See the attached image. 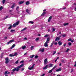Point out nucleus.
I'll use <instances>...</instances> for the list:
<instances>
[{"label":"nucleus","mask_w":76,"mask_h":76,"mask_svg":"<svg viewBox=\"0 0 76 76\" xmlns=\"http://www.w3.org/2000/svg\"><path fill=\"white\" fill-rule=\"evenodd\" d=\"M56 53V51H55L53 52V55H54V54H55Z\"/></svg>","instance_id":"46"},{"label":"nucleus","mask_w":76,"mask_h":76,"mask_svg":"<svg viewBox=\"0 0 76 76\" xmlns=\"http://www.w3.org/2000/svg\"><path fill=\"white\" fill-rule=\"evenodd\" d=\"M6 1V0H2V3L3 4H4Z\"/></svg>","instance_id":"34"},{"label":"nucleus","mask_w":76,"mask_h":76,"mask_svg":"<svg viewBox=\"0 0 76 76\" xmlns=\"http://www.w3.org/2000/svg\"><path fill=\"white\" fill-rule=\"evenodd\" d=\"M12 25H11L8 28V29H10L12 28Z\"/></svg>","instance_id":"26"},{"label":"nucleus","mask_w":76,"mask_h":76,"mask_svg":"<svg viewBox=\"0 0 76 76\" xmlns=\"http://www.w3.org/2000/svg\"><path fill=\"white\" fill-rule=\"evenodd\" d=\"M10 18V17H9L8 16H7L5 18V19H7V18Z\"/></svg>","instance_id":"49"},{"label":"nucleus","mask_w":76,"mask_h":76,"mask_svg":"<svg viewBox=\"0 0 76 76\" xmlns=\"http://www.w3.org/2000/svg\"><path fill=\"white\" fill-rule=\"evenodd\" d=\"M24 2H25V1H20L19 2V4H23V3H24Z\"/></svg>","instance_id":"14"},{"label":"nucleus","mask_w":76,"mask_h":76,"mask_svg":"<svg viewBox=\"0 0 76 76\" xmlns=\"http://www.w3.org/2000/svg\"><path fill=\"white\" fill-rule=\"evenodd\" d=\"M26 5H29V1H27L26 3Z\"/></svg>","instance_id":"21"},{"label":"nucleus","mask_w":76,"mask_h":76,"mask_svg":"<svg viewBox=\"0 0 76 76\" xmlns=\"http://www.w3.org/2000/svg\"><path fill=\"white\" fill-rule=\"evenodd\" d=\"M32 60V59H31L30 60L28 61L29 62H31Z\"/></svg>","instance_id":"53"},{"label":"nucleus","mask_w":76,"mask_h":76,"mask_svg":"<svg viewBox=\"0 0 76 76\" xmlns=\"http://www.w3.org/2000/svg\"><path fill=\"white\" fill-rule=\"evenodd\" d=\"M50 41V38H48L47 39L46 42L48 43V42Z\"/></svg>","instance_id":"22"},{"label":"nucleus","mask_w":76,"mask_h":76,"mask_svg":"<svg viewBox=\"0 0 76 76\" xmlns=\"http://www.w3.org/2000/svg\"><path fill=\"white\" fill-rule=\"evenodd\" d=\"M61 66V63H60V64H59V66Z\"/></svg>","instance_id":"63"},{"label":"nucleus","mask_w":76,"mask_h":76,"mask_svg":"<svg viewBox=\"0 0 76 76\" xmlns=\"http://www.w3.org/2000/svg\"><path fill=\"white\" fill-rule=\"evenodd\" d=\"M29 23H31V24H33V23H34V22L32 21H30L29 22Z\"/></svg>","instance_id":"40"},{"label":"nucleus","mask_w":76,"mask_h":76,"mask_svg":"<svg viewBox=\"0 0 76 76\" xmlns=\"http://www.w3.org/2000/svg\"><path fill=\"white\" fill-rule=\"evenodd\" d=\"M45 75V74H43L42 75H41V76H44Z\"/></svg>","instance_id":"57"},{"label":"nucleus","mask_w":76,"mask_h":76,"mask_svg":"<svg viewBox=\"0 0 76 76\" xmlns=\"http://www.w3.org/2000/svg\"><path fill=\"white\" fill-rule=\"evenodd\" d=\"M55 45H57V42H56L54 43Z\"/></svg>","instance_id":"56"},{"label":"nucleus","mask_w":76,"mask_h":76,"mask_svg":"<svg viewBox=\"0 0 76 76\" xmlns=\"http://www.w3.org/2000/svg\"><path fill=\"white\" fill-rule=\"evenodd\" d=\"M24 64H22L20 65L18 67H17L16 68H15L12 70V71H16L17 72H18L19 70V68H21L22 67H23L24 66Z\"/></svg>","instance_id":"1"},{"label":"nucleus","mask_w":76,"mask_h":76,"mask_svg":"<svg viewBox=\"0 0 76 76\" xmlns=\"http://www.w3.org/2000/svg\"><path fill=\"white\" fill-rule=\"evenodd\" d=\"M46 13L45 12H43V13L42 14L41 16H44V15H45V14Z\"/></svg>","instance_id":"30"},{"label":"nucleus","mask_w":76,"mask_h":76,"mask_svg":"<svg viewBox=\"0 0 76 76\" xmlns=\"http://www.w3.org/2000/svg\"><path fill=\"white\" fill-rule=\"evenodd\" d=\"M58 44L59 45H61V44H62V42H61L60 41H59L58 42Z\"/></svg>","instance_id":"17"},{"label":"nucleus","mask_w":76,"mask_h":76,"mask_svg":"<svg viewBox=\"0 0 76 76\" xmlns=\"http://www.w3.org/2000/svg\"><path fill=\"white\" fill-rule=\"evenodd\" d=\"M68 41H70L72 40V39H68Z\"/></svg>","instance_id":"51"},{"label":"nucleus","mask_w":76,"mask_h":76,"mask_svg":"<svg viewBox=\"0 0 76 76\" xmlns=\"http://www.w3.org/2000/svg\"><path fill=\"white\" fill-rule=\"evenodd\" d=\"M14 31H15V30H11V32H14Z\"/></svg>","instance_id":"43"},{"label":"nucleus","mask_w":76,"mask_h":76,"mask_svg":"<svg viewBox=\"0 0 76 76\" xmlns=\"http://www.w3.org/2000/svg\"><path fill=\"white\" fill-rule=\"evenodd\" d=\"M57 61V60L56 59L55 61V62H56V61Z\"/></svg>","instance_id":"64"},{"label":"nucleus","mask_w":76,"mask_h":76,"mask_svg":"<svg viewBox=\"0 0 76 76\" xmlns=\"http://www.w3.org/2000/svg\"><path fill=\"white\" fill-rule=\"evenodd\" d=\"M26 28H24L23 29L21 30V31H25V30H26Z\"/></svg>","instance_id":"39"},{"label":"nucleus","mask_w":76,"mask_h":76,"mask_svg":"<svg viewBox=\"0 0 76 76\" xmlns=\"http://www.w3.org/2000/svg\"><path fill=\"white\" fill-rule=\"evenodd\" d=\"M14 54V56H16L18 55V53H15Z\"/></svg>","instance_id":"29"},{"label":"nucleus","mask_w":76,"mask_h":76,"mask_svg":"<svg viewBox=\"0 0 76 76\" xmlns=\"http://www.w3.org/2000/svg\"><path fill=\"white\" fill-rule=\"evenodd\" d=\"M48 37V35L47 34L45 36H44V37Z\"/></svg>","instance_id":"42"},{"label":"nucleus","mask_w":76,"mask_h":76,"mask_svg":"<svg viewBox=\"0 0 76 76\" xmlns=\"http://www.w3.org/2000/svg\"><path fill=\"white\" fill-rule=\"evenodd\" d=\"M66 44L65 43L64 45V47H66Z\"/></svg>","instance_id":"52"},{"label":"nucleus","mask_w":76,"mask_h":76,"mask_svg":"<svg viewBox=\"0 0 76 76\" xmlns=\"http://www.w3.org/2000/svg\"><path fill=\"white\" fill-rule=\"evenodd\" d=\"M15 23V24L16 26L18 25H19V21H18L17 22Z\"/></svg>","instance_id":"19"},{"label":"nucleus","mask_w":76,"mask_h":76,"mask_svg":"<svg viewBox=\"0 0 76 76\" xmlns=\"http://www.w3.org/2000/svg\"><path fill=\"white\" fill-rule=\"evenodd\" d=\"M71 42H73L74 41L73 40H71Z\"/></svg>","instance_id":"61"},{"label":"nucleus","mask_w":76,"mask_h":76,"mask_svg":"<svg viewBox=\"0 0 76 76\" xmlns=\"http://www.w3.org/2000/svg\"><path fill=\"white\" fill-rule=\"evenodd\" d=\"M15 6H16V4H13V5H12L11 7V8L12 9H14V7H15Z\"/></svg>","instance_id":"10"},{"label":"nucleus","mask_w":76,"mask_h":76,"mask_svg":"<svg viewBox=\"0 0 76 76\" xmlns=\"http://www.w3.org/2000/svg\"><path fill=\"white\" fill-rule=\"evenodd\" d=\"M24 39H27V38H26V37H25L24 38Z\"/></svg>","instance_id":"62"},{"label":"nucleus","mask_w":76,"mask_h":76,"mask_svg":"<svg viewBox=\"0 0 76 76\" xmlns=\"http://www.w3.org/2000/svg\"><path fill=\"white\" fill-rule=\"evenodd\" d=\"M47 67H48V65H46L43 69V70H45V69H47Z\"/></svg>","instance_id":"18"},{"label":"nucleus","mask_w":76,"mask_h":76,"mask_svg":"<svg viewBox=\"0 0 76 76\" xmlns=\"http://www.w3.org/2000/svg\"><path fill=\"white\" fill-rule=\"evenodd\" d=\"M71 73H72V72H73V69H71Z\"/></svg>","instance_id":"54"},{"label":"nucleus","mask_w":76,"mask_h":76,"mask_svg":"<svg viewBox=\"0 0 76 76\" xmlns=\"http://www.w3.org/2000/svg\"><path fill=\"white\" fill-rule=\"evenodd\" d=\"M35 65V64H34L33 65H31L28 68V69L29 70H33L34 69V66Z\"/></svg>","instance_id":"2"},{"label":"nucleus","mask_w":76,"mask_h":76,"mask_svg":"<svg viewBox=\"0 0 76 76\" xmlns=\"http://www.w3.org/2000/svg\"><path fill=\"white\" fill-rule=\"evenodd\" d=\"M69 25V23H65L64 24V26H66V25Z\"/></svg>","instance_id":"28"},{"label":"nucleus","mask_w":76,"mask_h":76,"mask_svg":"<svg viewBox=\"0 0 76 76\" xmlns=\"http://www.w3.org/2000/svg\"><path fill=\"white\" fill-rule=\"evenodd\" d=\"M35 58H38V56H35Z\"/></svg>","instance_id":"47"},{"label":"nucleus","mask_w":76,"mask_h":76,"mask_svg":"<svg viewBox=\"0 0 76 76\" xmlns=\"http://www.w3.org/2000/svg\"><path fill=\"white\" fill-rule=\"evenodd\" d=\"M52 29H53L52 32H54V31H55V30H56V29L54 28H53Z\"/></svg>","instance_id":"45"},{"label":"nucleus","mask_w":76,"mask_h":76,"mask_svg":"<svg viewBox=\"0 0 76 76\" xmlns=\"http://www.w3.org/2000/svg\"><path fill=\"white\" fill-rule=\"evenodd\" d=\"M62 36L63 38L65 37H66V34H63Z\"/></svg>","instance_id":"50"},{"label":"nucleus","mask_w":76,"mask_h":76,"mask_svg":"<svg viewBox=\"0 0 76 76\" xmlns=\"http://www.w3.org/2000/svg\"><path fill=\"white\" fill-rule=\"evenodd\" d=\"M52 18V16H51L49 18V19H48V22H50L51 21V19Z\"/></svg>","instance_id":"8"},{"label":"nucleus","mask_w":76,"mask_h":76,"mask_svg":"<svg viewBox=\"0 0 76 76\" xmlns=\"http://www.w3.org/2000/svg\"><path fill=\"white\" fill-rule=\"evenodd\" d=\"M36 41H38V40H39V38H37L36 39H35Z\"/></svg>","instance_id":"48"},{"label":"nucleus","mask_w":76,"mask_h":76,"mask_svg":"<svg viewBox=\"0 0 76 76\" xmlns=\"http://www.w3.org/2000/svg\"><path fill=\"white\" fill-rule=\"evenodd\" d=\"M14 73H15V72H14V71L11 72V75H14Z\"/></svg>","instance_id":"33"},{"label":"nucleus","mask_w":76,"mask_h":76,"mask_svg":"<svg viewBox=\"0 0 76 76\" xmlns=\"http://www.w3.org/2000/svg\"><path fill=\"white\" fill-rule=\"evenodd\" d=\"M54 41H53L50 45V47H53V45L54 44Z\"/></svg>","instance_id":"24"},{"label":"nucleus","mask_w":76,"mask_h":76,"mask_svg":"<svg viewBox=\"0 0 76 76\" xmlns=\"http://www.w3.org/2000/svg\"><path fill=\"white\" fill-rule=\"evenodd\" d=\"M44 48L42 49V50H41V52H44Z\"/></svg>","instance_id":"36"},{"label":"nucleus","mask_w":76,"mask_h":76,"mask_svg":"<svg viewBox=\"0 0 76 76\" xmlns=\"http://www.w3.org/2000/svg\"><path fill=\"white\" fill-rule=\"evenodd\" d=\"M22 48L23 50H25V48H26V46H22Z\"/></svg>","instance_id":"20"},{"label":"nucleus","mask_w":76,"mask_h":76,"mask_svg":"<svg viewBox=\"0 0 76 76\" xmlns=\"http://www.w3.org/2000/svg\"><path fill=\"white\" fill-rule=\"evenodd\" d=\"M47 43H48L46 42L45 43L44 45L45 47H48V44Z\"/></svg>","instance_id":"11"},{"label":"nucleus","mask_w":76,"mask_h":76,"mask_svg":"<svg viewBox=\"0 0 76 76\" xmlns=\"http://www.w3.org/2000/svg\"><path fill=\"white\" fill-rule=\"evenodd\" d=\"M5 63L6 64H8L9 63V58H5Z\"/></svg>","instance_id":"4"},{"label":"nucleus","mask_w":76,"mask_h":76,"mask_svg":"<svg viewBox=\"0 0 76 76\" xmlns=\"http://www.w3.org/2000/svg\"><path fill=\"white\" fill-rule=\"evenodd\" d=\"M47 58H46L44 60V64H47Z\"/></svg>","instance_id":"7"},{"label":"nucleus","mask_w":76,"mask_h":76,"mask_svg":"<svg viewBox=\"0 0 76 76\" xmlns=\"http://www.w3.org/2000/svg\"><path fill=\"white\" fill-rule=\"evenodd\" d=\"M5 39H7V37H4Z\"/></svg>","instance_id":"60"},{"label":"nucleus","mask_w":76,"mask_h":76,"mask_svg":"<svg viewBox=\"0 0 76 76\" xmlns=\"http://www.w3.org/2000/svg\"><path fill=\"white\" fill-rule=\"evenodd\" d=\"M60 37H61V36L59 37H57L55 39V41H59L60 40Z\"/></svg>","instance_id":"6"},{"label":"nucleus","mask_w":76,"mask_h":76,"mask_svg":"<svg viewBox=\"0 0 76 76\" xmlns=\"http://www.w3.org/2000/svg\"><path fill=\"white\" fill-rule=\"evenodd\" d=\"M34 46H31V50H33V49H34Z\"/></svg>","instance_id":"32"},{"label":"nucleus","mask_w":76,"mask_h":76,"mask_svg":"<svg viewBox=\"0 0 76 76\" xmlns=\"http://www.w3.org/2000/svg\"><path fill=\"white\" fill-rule=\"evenodd\" d=\"M68 45H69L70 46L71 45H72V43L70 42H69L68 43Z\"/></svg>","instance_id":"31"},{"label":"nucleus","mask_w":76,"mask_h":76,"mask_svg":"<svg viewBox=\"0 0 76 76\" xmlns=\"http://www.w3.org/2000/svg\"><path fill=\"white\" fill-rule=\"evenodd\" d=\"M16 24H15V23H14V24L12 26L13 27H16Z\"/></svg>","instance_id":"37"},{"label":"nucleus","mask_w":76,"mask_h":76,"mask_svg":"<svg viewBox=\"0 0 76 76\" xmlns=\"http://www.w3.org/2000/svg\"><path fill=\"white\" fill-rule=\"evenodd\" d=\"M26 12L27 13H29V12H30V10H29V9H27L26 10Z\"/></svg>","instance_id":"13"},{"label":"nucleus","mask_w":76,"mask_h":76,"mask_svg":"<svg viewBox=\"0 0 76 76\" xmlns=\"http://www.w3.org/2000/svg\"><path fill=\"white\" fill-rule=\"evenodd\" d=\"M53 64H50L48 65L49 67H52L53 66Z\"/></svg>","instance_id":"15"},{"label":"nucleus","mask_w":76,"mask_h":76,"mask_svg":"<svg viewBox=\"0 0 76 76\" xmlns=\"http://www.w3.org/2000/svg\"><path fill=\"white\" fill-rule=\"evenodd\" d=\"M8 73V71H5V73H4L5 75H7V74H8V73Z\"/></svg>","instance_id":"27"},{"label":"nucleus","mask_w":76,"mask_h":76,"mask_svg":"<svg viewBox=\"0 0 76 76\" xmlns=\"http://www.w3.org/2000/svg\"><path fill=\"white\" fill-rule=\"evenodd\" d=\"M60 71H61V68L56 70V72H60Z\"/></svg>","instance_id":"9"},{"label":"nucleus","mask_w":76,"mask_h":76,"mask_svg":"<svg viewBox=\"0 0 76 76\" xmlns=\"http://www.w3.org/2000/svg\"><path fill=\"white\" fill-rule=\"evenodd\" d=\"M15 46H16L15 44H13L12 46L10 48V49H12V48H13L15 47Z\"/></svg>","instance_id":"12"},{"label":"nucleus","mask_w":76,"mask_h":76,"mask_svg":"<svg viewBox=\"0 0 76 76\" xmlns=\"http://www.w3.org/2000/svg\"><path fill=\"white\" fill-rule=\"evenodd\" d=\"M69 50H70V49H67V50L66 51V52H68Z\"/></svg>","instance_id":"44"},{"label":"nucleus","mask_w":76,"mask_h":76,"mask_svg":"<svg viewBox=\"0 0 76 76\" xmlns=\"http://www.w3.org/2000/svg\"><path fill=\"white\" fill-rule=\"evenodd\" d=\"M2 9H3V7L1 6L0 7V10H1Z\"/></svg>","instance_id":"41"},{"label":"nucleus","mask_w":76,"mask_h":76,"mask_svg":"<svg viewBox=\"0 0 76 76\" xmlns=\"http://www.w3.org/2000/svg\"><path fill=\"white\" fill-rule=\"evenodd\" d=\"M23 61H20V63H23Z\"/></svg>","instance_id":"58"},{"label":"nucleus","mask_w":76,"mask_h":76,"mask_svg":"<svg viewBox=\"0 0 76 76\" xmlns=\"http://www.w3.org/2000/svg\"><path fill=\"white\" fill-rule=\"evenodd\" d=\"M9 56V57H13L14 56V54L13 53L10 54Z\"/></svg>","instance_id":"16"},{"label":"nucleus","mask_w":76,"mask_h":76,"mask_svg":"<svg viewBox=\"0 0 76 76\" xmlns=\"http://www.w3.org/2000/svg\"><path fill=\"white\" fill-rule=\"evenodd\" d=\"M13 41H14V40H11L9 41V42H7V44L8 45H9V44H11L12 42H13Z\"/></svg>","instance_id":"5"},{"label":"nucleus","mask_w":76,"mask_h":76,"mask_svg":"<svg viewBox=\"0 0 76 76\" xmlns=\"http://www.w3.org/2000/svg\"><path fill=\"white\" fill-rule=\"evenodd\" d=\"M75 65H74V66H75V67H76V61H75Z\"/></svg>","instance_id":"55"},{"label":"nucleus","mask_w":76,"mask_h":76,"mask_svg":"<svg viewBox=\"0 0 76 76\" xmlns=\"http://www.w3.org/2000/svg\"><path fill=\"white\" fill-rule=\"evenodd\" d=\"M19 7L17 6V7L16 8V10H17V11H18V10H19Z\"/></svg>","instance_id":"25"},{"label":"nucleus","mask_w":76,"mask_h":76,"mask_svg":"<svg viewBox=\"0 0 76 76\" xmlns=\"http://www.w3.org/2000/svg\"><path fill=\"white\" fill-rule=\"evenodd\" d=\"M56 67H57V65H56L52 69L50 70L49 72L48 73H51V72H52V71H53V70H54V69H56Z\"/></svg>","instance_id":"3"},{"label":"nucleus","mask_w":76,"mask_h":76,"mask_svg":"<svg viewBox=\"0 0 76 76\" xmlns=\"http://www.w3.org/2000/svg\"><path fill=\"white\" fill-rule=\"evenodd\" d=\"M62 63H65V61H64V60H62L61 61Z\"/></svg>","instance_id":"35"},{"label":"nucleus","mask_w":76,"mask_h":76,"mask_svg":"<svg viewBox=\"0 0 76 76\" xmlns=\"http://www.w3.org/2000/svg\"><path fill=\"white\" fill-rule=\"evenodd\" d=\"M58 34H61V32H58Z\"/></svg>","instance_id":"59"},{"label":"nucleus","mask_w":76,"mask_h":76,"mask_svg":"<svg viewBox=\"0 0 76 76\" xmlns=\"http://www.w3.org/2000/svg\"><path fill=\"white\" fill-rule=\"evenodd\" d=\"M34 56H35V55H33L30 56L29 57L30 58H33V57H34Z\"/></svg>","instance_id":"23"},{"label":"nucleus","mask_w":76,"mask_h":76,"mask_svg":"<svg viewBox=\"0 0 76 76\" xmlns=\"http://www.w3.org/2000/svg\"><path fill=\"white\" fill-rule=\"evenodd\" d=\"M18 63H19V60H18L17 61L15 62V64H18Z\"/></svg>","instance_id":"38"}]
</instances>
